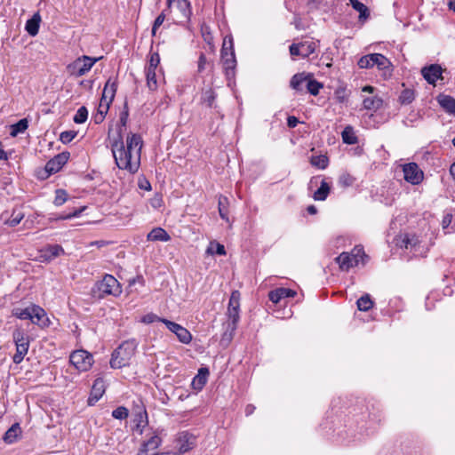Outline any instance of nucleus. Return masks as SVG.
<instances>
[{
	"mask_svg": "<svg viewBox=\"0 0 455 455\" xmlns=\"http://www.w3.org/2000/svg\"><path fill=\"white\" fill-rule=\"evenodd\" d=\"M111 151L116 164L121 170L130 173H136L140 165L141 149L143 140L140 134L131 133L126 138V145L120 132L111 137V130L108 131Z\"/></svg>",
	"mask_w": 455,
	"mask_h": 455,
	"instance_id": "f257e3e1",
	"label": "nucleus"
},
{
	"mask_svg": "<svg viewBox=\"0 0 455 455\" xmlns=\"http://www.w3.org/2000/svg\"><path fill=\"white\" fill-rule=\"evenodd\" d=\"M139 342L135 339L124 341L114 350L110 359V366L113 369H120L129 365L131 359L135 355Z\"/></svg>",
	"mask_w": 455,
	"mask_h": 455,
	"instance_id": "f03ea898",
	"label": "nucleus"
},
{
	"mask_svg": "<svg viewBox=\"0 0 455 455\" xmlns=\"http://www.w3.org/2000/svg\"><path fill=\"white\" fill-rule=\"evenodd\" d=\"M122 288L119 282L112 275L106 274L102 280L97 282L92 289L93 298L100 299L108 295L117 297L121 294Z\"/></svg>",
	"mask_w": 455,
	"mask_h": 455,
	"instance_id": "7ed1b4c3",
	"label": "nucleus"
},
{
	"mask_svg": "<svg viewBox=\"0 0 455 455\" xmlns=\"http://www.w3.org/2000/svg\"><path fill=\"white\" fill-rule=\"evenodd\" d=\"M12 339L16 346V353L12 357L14 363H20L28 352L29 337L22 329H15L12 332Z\"/></svg>",
	"mask_w": 455,
	"mask_h": 455,
	"instance_id": "20e7f679",
	"label": "nucleus"
},
{
	"mask_svg": "<svg viewBox=\"0 0 455 455\" xmlns=\"http://www.w3.org/2000/svg\"><path fill=\"white\" fill-rule=\"evenodd\" d=\"M102 57L100 58H92L90 56L84 55L82 57L77 58L75 61L70 63L68 66V70L72 76L76 77H80L88 73L93 65Z\"/></svg>",
	"mask_w": 455,
	"mask_h": 455,
	"instance_id": "39448f33",
	"label": "nucleus"
},
{
	"mask_svg": "<svg viewBox=\"0 0 455 455\" xmlns=\"http://www.w3.org/2000/svg\"><path fill=\"white\" fill-rule=\"evenodd\" d=\"M69 361L80 371H88L93 363L92 355L85 350L74 351L70 355Z\"/></svg>",
	"mask_w": 455,
	"mask_h": 455,
	"instance_id": "423d86ee",
	"label": "nucleus"
},
{
	"mask_svg": "<svg viewBox=\"0 0 455 455\" xmlns=\"http://www.w3.org/2000/svg\"><path fill=\"white\" fill-rule=\"evenodd\" d=\"M228 321L225 323V331L223 333L222 339L230 341L233 339L239 322V309L228 307Z\"/></svg>",
	"mask_w": 455,
	"mask_h": 455,
	"instance_id": "0eeeda50",
	"label": "nucleus"
},
{
	"mask_svg": "<svg viewBox=\"0 0 455 455\" xmlns=\"http://www.w3.org/2000/svg\"><path fill=\"white\" fill-rule=\"evenodd\" d=\"M403 172L404 180L412 185H418L423 180V172L416 163L404 164L403 166Z\"/></svg>",
	"mask_w": 455,
	"mask_h": 455,
	"instance_id": "6e6552de",
	"label": "nucleus"
},
{
	"mask_svg": "<svg viewBox=\"0 0 455 455\" xmlns=\"http://www.w3.org/2000/svg\"><path fill=\"white\" fill-rule=\"evenodd\" d=\"M230 43L232 44V41H230ZM230 50L231 52L228 53V49L225 47V44L223 45V48L221 50L223 68L228 79H230L235 76V68L236 65V60L232 44L230 45Z\"/></svg>",
	"mask_w": 455,
	"mask_h": 455,
	"instance_id": "1a4fd4ad",
	"label": "nucleus"
},
{
	"mask_svg": "<svg viewBox=\"0 0 455 455\" xmlns=\"http://www.w3.org/2000/svg\"><path fill=\"white\" fill-rule=\"evenodd\" d=\"M148 438L144 441L137 453V455H150L149 451L156 450L162 443V438L158 431H151Z\"/></svg>",
	"mask_w": 455,
	"mask_h": 455,
	"instance_id": "9d476101",
	"label": "nucleus"
},
{
	"mask_svg": "<svg viewBox=\"0 0 455 455\" xmlns=\"http://www.w3.org/2000/svg\"><path fill=\"white\" fill-rule=\"evenodd\" d=\"M70 156L69 152L65 151L58 154L50 159L45 164V172L50 175L58 172L68 162Z\"/></svg>",
	"mask_w": 455,
	"mask_h": 455,
	"instance_id": "9b49d317",
	"label": "nucleus"
},
{
	"mask_svg": "<svg viewBox=\"0 0 455 455\" xmlns=\"http://www.w3.org/2000/svg\"><path fill=\"white\" fill-rule=\"evenodd\" d=\"M443 69L438 64H431L421 69V75L429 84L435 85L437 80H443Z\"/></svg>",
	"mask_w": 455,
	"mask_h": 455,
	"instance_id": "f8f14e48",
	"label": "nucleus"
},
{
	"mask_svg": "<svg viewBox=\"0 0 455 455\" xmlns=\"http://www.w3.org/2000/svg\"><path fill=\"white\" fill-rule=\"evenodd\" d=\"M117 89L116 79L109 78L103 89L102 97L100 100V108L103 107V104L109 106L113 101Z\"/></svg>",
	"mask_w": 455,
	"mask_h": 455,
	"instance_id": "ddd939ff",
	"label": "nucleus"
},
{
	"mask_svg": "<svg viewBox=\"0 0 455 455\" xmlns=\"http://www.w3.org/2000/svg\"><path fill=\"white\" fill-rule=\"evenodd\" d=\"M137 409L134 414L135 427H133V431L141 435L148 424V413L142 404L140 406L137 405Z\"/></svg>",
	"mask_w": 455,
	"mask_h": 455,
	"instance_id": "4468645a",
	"label": "nucleus"
},
{
	"mask_svg": "<svg viewBox=\"0 0 455 455\" xmlns=\"http://www.w3.org/2000/svg\"><path fill=\"white\" fill-rule=\"evenodd\" d=\"M30 321L41 327H46L49 325V319L46 316L45 311L39 306L32 305L30 307Z\"/></svg>",
	"mask_w": 455,
	"mask_h": 455,
	"instance_id": "2eb2a0df",
	"label": "nucleus"
},
{
	"mask_svg": "<svg viewBox=\"0 0 455 455\" xmlns=\"http://www.w3.org/2000/svg\"><path fill=\"white\" fill-rule=\"evenodd\" d=\"M105 392V383L102 379H95L90 396L88 398V404L89 405H94L103 395Z\"/></svg>",
	"mask_w": 455,
	"mask_h": 455,
	"instance_id": "dca6fc26",
	"label": "nucleus"
},
{
	"mask_svg": "<svg viewBox=\"0 0 455 455\" xmlns=\"http://www.w3.org/2000/svg\"><path fill=\"white\" fill-rule=\"evenodd\" d=\"M336 262L339 264V268L342 271H348L351 267H355L359 264V259H355L350 252H342L336 259Z\"/></svg>",
	"mask_w": 455,
	"mask_h": 455,
	"instance_id": "f3484780",
	"label": "nucleus"
},
{
	"mask_svg": "<svg viewBox=\"0 0 455 455\" xmlns=\"http://www.w3.org/2000/svg\"><path fill=\"white\" fill-rule=\"evenodd\" d=\"M296 295V291L287 288H278L274 291H271L268 293V299L273 303L277 304L281 301V299L284 298H292Z\"/></svg>",
	"mask_w": 455,
	"mask_h": 455,
	"instance_id": "a211bd4d",
	"label": "nucleus"
},
{
	"mask_svg": "<svg viewBox=\"0 0 455 455\" xmlns=\"http://www.w3.org/2000/svg\"><path fill=\"white\" fill-rule=\"evenodd\" d=\"M41 16L38 12H36L31 19L27 20L25 29L29 36H35L38 34Z\"/></svg>",
	"mask_w": 455,
	"mask_h": 455,
	"instance_id": "6ab92c4d",
	"label": "nucleus"
},
{
	"mask_svg": "<svg viewBox=\"0 0 455 455\" xmlns=\"http://www.w3.org/2000/svg\"><path fill=\"white\" fill-rule=\"evenodd\" d=\"M21 435V428L19 423H14L4 433L3 440L5 443L11 444L17 441L18 437Z\"/></svg>",
	"mask_w": 455,
	"mask_h": 455,
	"instance_id": "aec40b11",
	"label": "nucleus"
},
{
	"mask_svg": "<svg viewBox=\"0 0 455 455\" xmlns=\"http://www.w3.org/2000/svg\"><path fill=\"white\" fill-rule=\"evenodd\" d=\"M209 370L207 368H201L198 374L192 380V387L194 389L201 390L207 382Z\"/></svg>",
	"mask_w": 455,
	"mask_h": 455,
	"instance_id": "412c9836",
	"label": "nucleus"
},
{
	"mask_svg": "<svg viewBox=\"0 0 455 455\" xmlns=\"http://www.w3.org/2000/svg\"><path fill=\"white\" fill-rule=\"evenodd\" d=\"M374 66L380 70L388 71L389 73L392 71L391 62L387 57L380 53H373L372 68Z\"/></svg>",
	"mask_w": 455,
	"mask_h": 455,
	"instance_id": "4be33fe9",
	"label": "nucleus"
},
{
	"mask_svg": "<svg viewBox=\"0 0 455 455\" xmlns=\"http://www.w3.org/2000/svg\"><path fill=\"white\" fill-rule=\"evenodd\" d=\"M382 104L383 100L377 95L366 97L363 100V106L367 110L377 111L382 107Z\"/></svg>",
	"mask_w": 455,
	"mask_h": 455,
	"instance_id": "5701e85b",
	"label": "nucleus"
},
{
	"mask_svg": "<svg viewBox=\"0 0 455 455\" xmlns=\"http://www.w3.org/2000/svg\"><path fill=\"white\" fill-rule=\"evenodd\" d=\"M191 440H194V437L191 435H189L188 433L183 432L180 435V437H179V442H180L179 451H180V452L184 453L193 448L194 442Z\"/></svg>",
	"mask_w": 455,
	"mask_h": 455,
	"instance_id": "b1692460",
	"label": "nucleus"
},
{
	"mask_svg": "<svg viewBox=\"0 0 455 455\" xmlns=\"http://www.w3.org/2000/svg\"><path fill=\"white\" fill-rule=\"evenodd\" d=\"M171 239L169 234L162 228H155L148 234L149 241L167 242Z\"/></svg>",
	"mask_w": 455,
	"mask_h": 455,
	"instance_id": "393cba45",
	"label": "nucleus"
},
{
	"mask_svg": "<svg viewBox=\"0 0 455 455\" xmlns=\"http://www.w3.org/2000/svg\"><path fill=\"white\" fill-rule=\"evenodd\" d=\"M438 102L441 107L448 113L455 115V99L449 95H441L438 97Z\"/></svg>",
	"mask_w": 455,
	"mask_h": 455,
	"instance_id": "a878e982",
	"label": "nucleus"
},
{
	"mask_svg": "<svg viewBox=\"0 0 455 455\" xmlns=\"http://www.w3.org/2000/svg\"><path fill=\"white\" fill-rule=\"evenodd\" d=\"M330 184L325 180H322L319 188L316 191H315L313 195V198L315 201H324L327 198L328 195L330 194Z\"/></svg>",
	"mask_w": 455,
	"mask_h": 455,
	"instance_id": "bb28decb",
	"label": "nucleus"
},
{
	"mask_svg": "<svg viewBox=\"0 0 455 455\" xmlns=\"http://www.w3.org/2000/svg\"><path fill=\"white\" fill-rule=\"evenodd\" d=\"M216 97L217 94L212 88L209 87L204 89L202 92L201 103L205 104L209 108H212L214 106Z\"/></svg>",
	"mask_w": 455,
	"mask_h": 455,
	"instance_id": "cd10ccee",
	"label": "nucleus"
},
{
	"mask_svg": "<svg viewBox=\"0 0 455 455\" xmlns=\"http://www.w3.org/2000/svg\"><path fill=\"white\" fill-rule=\"evenodd\" d=\"M128 117H129V109H128L127 103L125 102L124 106V109H123V111H121L120 116H119V121L117 124L116 134L120 132L121 135H123V131L125 130V128H126Z\"/></svg>",
	"mask_w": 455,
	"mask_h": 455,
	"instance_id": "c85d7f7f",
	"label": "nucleus"
},
{
	"mask_svg": "<svg viewBox=\"0 0 455 455\" xmlns=\"http://www.w3.org/2000/svg\"><path fill=\"white\" fill-rule=\"evenodd\" d=\"M178 9L181 13V18L185 21H189L191 16V5L188 0H178Z\"/></svg>",
	"mask_w": 455,
	"mask_h": 455,
	"instance_id": "c756f323",
	"label": "nucleus"
},
{
	"mask_svg": "<svg viewBox=\"0 0 455 455\" xmlns=\"http://www.w3.org/2000/svg\"><path fill=\"white\" fill-rule=\"evenodd\" d=\"M341 136H342L343 142L346 144H348V145H354V144L357 143V141H358V139H357L356 135L355 134L353 127L349 126V125L345 127V129L343 130V132L341 133Z\"/></svg>",
	"mask_w": 455,
	"mask_h": 455,
	"instance_id": "7c9ffc66",
	"label": "nucleus"
},
{
	"mask_svg": "<svg viewBox=\"0 0 455 455\" xmlns=\"http://www.w3.org/2000/svg\"><path fill=\"white\" fill-rule=\"evenodd\" d=\"M373 304L374 303L369 294L361 296L356 301L358 310L363 312L369 311L373 307Z\"/></svg>",
	"mask_w": 455,
	"mask_h": 455,
	"instance_id": "2f4dec72",
	"label": "nucleus"
},
{
	"mask_svg": "<svg viewBox=\"0 0 455 455\" xmlns=\"http://www.w3.org/2000/svg\"><path fill=\"white\" fill-rule=\"evenodd\" d=\"M28 127V121L27 118L20 119L16 124L11 125L10 135L16 137L18 134L24 132Z\"/></svg>",
	"mask_w": 455,
	"mask_h": 455,
	"instance_id": "473e14b6",
	"label": "nucleus"
},
{
	"mask_svg": "<svg viewBox=\"0 0 455 455\" xmlns=\"http://www.w3.org/2000/svg\"><path fill=\"white\" fill-rule=\"evenodd\" d=\"M316 43L313 41H304L300 42V49L302 52V58H307L309 55L315 52L316 49Z\"/></svg>",
	"mask_w": 455,
	"mask_h": 455,
	"instance_id": "72a5a7b5",
	"label": "nucleus"
},
{
	"mask_svg": "<svg viewBox=\"0 0 455 455\" xmlns=\"http://www.w3.org/2000/svg\"><path fill=\"white\" fill-rule=\"evenodd\" d=\"M228 198L226 196H220L219 197V203H218L219 213H220V218L225 220H228Z\"/></svg>",
	"mask_w": 455,
	"mask_h": 455,
	"instance_id": "f704fd0d",
	"label": "nucleus"
},
{
	"mask_svg": "<svg viewBox=\"0 0 455 455\" xmlns=\"http://www.w3.org/2000/svg\"><path fill=\"white\" fill-rule=\"evenodd\" d=\"M147 85L149 90L155 91L157 88L156 69L146 68Z\"/></svg>",
	"mask_w": 455,
	"mask_h": 455,
	"instance_id": "c9c22d12",
	"label": "nucleus"
},
{
	"mask_svg": "<svg viewBox=\"0 0 455 455\" xmlns=\"http://www.w3.org/2000/svg\"><path fill=\"white\" fill-rule=\"evenodd\" d=\"M415 99V92L412 89H404L399 96V102L403 105L411 104Z\"/></svg>",
	"mask_w": 455,
	"mask_h": 455,
	"instance_id": "e433bc0d",
	"label": "nucleus"
},
{
	"mask_svg": "<svg viewBox=\"0 0 455 455\" xmlns=\"http://www.w3.org/2000/svg\"><path fill=\"white\" fill-rule=\"evenodd\" d=\"M24 216V213L20 210L14 209L11 217L5 221V224L9 225L10 227H16L20 223Z\"/></svg>",
	"mask_w": 455,
	"mask_h": 455,
	"instance_id": "4c0bfd02",
	"label": "nucleus"
},
{
	"mask_svg": "<svg viewBox=\"0 0 455 455\" xmlns=\"http://www.w3.org/2000/svg\"><path fill=\"white\" fill-rule=\"evenodd\" d=\"M310 164L319 169H325L328 166L329 159L326 156L319 155L311 157Z\"/></svg>",
	"mask_w": 455,
	"mask_h": 455,
	"instance_id": "58836bf2",
	"label": "nucleus"
},
{
	"mask_svg": "<svg viewBox=\"0 0 455 455\" xmlns=\"http://www.w3.org/2000/svg\"><path fill=\"white\" fill-rule=\"evenodd\" d=\"M174 334L177 336L178 339L184 344H188L192 340L191 333L181 325Z\"/></svg>",
	"mask_w": 455,
	"mask_h": 455,
	"instance_id": "ea45409f",
	"label": "nucleus"
},
{
	"mask_svg": "<svg viewBox=\"0 0 455 455\" xmlns=\"http://www.w3.org/2000/svg\"><path fill=\"white\" fill-rule=\"evenodd\" d=\"M307 81V76L303 74H296L291 80V86L296 91H302V84Z\"/></svg>",
	"mask_w": 455,
	"mask_h": 455,
	"instance_id": "a19ab883",
	"label": "nucleus"
},
{
	"mask_svg": "<svg viewBox=\"0 0 455 455\" xmlns=\"http://www.w3.org/2000/svg\"><path fill=\"white\" fill-rule=\"evenodd\" d=\"M207 68H213V62L206 58L204 53H201L198 58V63H197V72L202 73L204 70H205Z\"/></svg>",
	"mask_w": 455,
	"mask_h": 455,
	"instance_id": "79ce46f5",
	"label": "nucleus"
},
{
	"mask_svg": "<svg viewBox=\"0 0 455 455\" xmlns=\"http://www.w3.org/2000/svg\"><path fill=\"white\" fill-rule=\"evenodd\" d=\"M208 254H218V255H226V250L223 244L219 243H211L209 247L206 250Z\"/></svg>",
	"mask_w": 455,
	"mask_h": 455,
	"instance_id": "37998d69",
	"label": "nucleus"
},
{
	"mask_svg": "<svg viewBox=\"0 0 455 455\" xmlns=\"http://www.w3.org/2000/svg\"><path fill=\"white\" fill-rule=\"evenodd\" d=\"M307 92L310 94L316 96L319 93L320 89L323 88V84L319 83L318 81H316L315 79H310V80H307Z\"/></svg>",
	"mask_w": 455,
	"mask_h": 455,
	"instance_id": "c03bdc74",
	"label": "nucleus"
},
{
	"mask_svg": "<svg viewBox=\"0 0 455 455\" xmlns=\"http://www.w3.org/2000/svg\"><path fill=\"white\" fill-rule=\"evenodd\" d=\"M87 117L88 110L83 106L77 109L73 120L76 124H84L87 120Z\"/></svg>",
	"mask_w": 455,
	"mask_h": 455,
	"instance_id": "a18cd8bd",
	"label": "nucleus"
},
{
	"mask_svg": "<svg viewBox=\"0 0 455 455\" xmlns=\"http://www.w3.org/2000/svg\"><path fill=\"white\" fill-rule=\"evenodd\" d=\"M355 179L347 172H343L339 177V184L343 188L350 187L354 184Z\"/></svg>",
	"mask_w": 455,
	"mask_h": 455,
	"instance_id": "49530a36",
	"label": "nucleus"
},
{
	"mask_svg": "<svg viewBox=\"0 0 455 455\" xmlns=\"http://www.w3.org/2000/svg\"><path fill=\"white\" fill-rule=\"evenodd\" d=\"M49 259H54L64 253L63 248L59 244L49 245L46 249Z\"/></svg>",
	"mask_w": 455,
	"mask_h": 455,
	"instance_id": "de8ad7c7",
	"label": "nucleus"
},
{
	"mask_svg": "<svg viewBox=\"0 0 455 455\" xmlns=\"http://www.w3.org/2000/svg\"><path fill=\"white\" fill-rule=\"evenodd\" d=\"M68 200V194L63 189H57L55 192V198L53 204L56 206H60L65 204Z\"/></svg>",
	"mask_w": 455,
	"mask_h": 455,
	"instance_id": "09e8293b",
	"label": "nucleus"
},
{
	"mask_svg": "<svg viewBox=\"0 0 455 455\" xmlns=\"http://www.w3.org/2000/svg\"><path fill=\"white\" fill-rule=\"evenodd\" d=\"M373 53L363 56L358 60V66L360 68H372Z\"/></svg>",
	"mask_w": 455,
	"mask_h": 455,
	"instance_id": "8fccbe9b",
	"label": "nucleus"
},
{
	"mask_svg": "<svg viewBox=\"0 0 455 455\" xmlns=\"http://www.w3.org/2000/svg\"><path fill=\"white\" fill-rule=\"evenodd\" d=\"M12 315L14 316H16L17 318L21 319V320H28V319L29 320L30 317H31L30 307H26L24 309L15 308L12 311Z\"/></svg>",
	"mask_w": 455,
	"mask_h": 455,
	"instance_id": "3c124183",
	"label": "nucleus"
},
{
	"mask_svg": "<svg viewBox=\"0 0 455 455\" xmlns=\"http://www.w3.org/2000/svg\"><path fill=\"white\" fill-rule=\"evenodd\" d=\"M355 11L359 12V20L364 21L367 20L370 16L369 9L368 7L360 2L358 5H356L355 8H354Z\"/></svg>",
	"mask_w": 455,
	"mask_h": 455,
	"instance_id": "603ef678",
	"label": "nucleus"
},
{
	"mask_svg": "<svg viewBox=\"0 0 455 455\" xmlns=\"http://www.w3.org/2000/svg\"><path fill=\"white\" fill-rule=\"evenodd\" d=\"M81 211H74L69 213H60V214H52V217L50 218V220H69L73 217H76L80 214Z\"/></svg>",
	"mask_w": 455,
	"mask_h": 455,
	"instance_id": "864d4df0",
	"label": "nucleus"
},
{
	"mask_svg": "<svg viewBox=\"0 0 455 455\" xmlns=\"http://www.w3.org/2000/svg\"><path fill=\"white\" fill-rule=\"evenodd\" d=\"M129 411L124 406L117 407L112 411V417L116 419H124L128 417Z\"/></svg>",
	"mask_w": 455,
	"mask_h": 455,
	"instance_id": "5fc2aeb1",
	"label": "nucleus"
},
{
	"mask_svg": "<svg viewBox=\"0 0 455 455\" xmlns=\"http://www.w3.org/2000/svg\"><path fill=\"white\" fill-rule=\"evenodd\" d=\"M334 96L339 102L343 103L347 101L348 94L345 87L339 86L335 90Z\"/></svg>",
	"mask_w": 455,
	"mask_h": 455,
	"instance_id": "6e6d98bb",
	"label": "nucleus"
},
{
	"mask_svg": "<svg viewBox=\"0 0 455 455\" xmlns=\"http://www.w3.org/2000/svg\"><path fill=\"white\" fill-rule=\"evenodd\" d=\"M351 255L355 258V259H359V262L362 261L363 264H364V258H368V256L365 254L363 247L355 246L352 251L350 252Z\"/></svg>",
	"mask_w": 455,
	"mask_h": 455,
	"instance_id": "4d7b16f0",
	"label": "nucleus"
},
{
	"mask_svg": "<svg viewBox=\"0 0 455 455\" xmlns=\"http://www.w3.org/2000/svg\"><path fill=\"white\" fill-rule=\"evenodd\" d=\"M166 10H164L155 20L152 27V36H155L157 28L164 23L166 16Z\"/></svg>",
	"mask_w": 455,
	"mask_h": 455,
	"instance_id": "13d9d810",
	"label": "nucleus"
},
{
	"mask_svg": "<svg viewBox=\"0 0 455 455\" xmlns=\"http://www.w3.org/2000/svg\"><path fill=\"white\" fill-rule=\"evenodd\" d=\"M228 307L240 308V292L238 291H232Z\"/></svg>",
	"mask_w": 455,
	"mask_h": 455,
	"instance_id": "bf43d9fd",
	"label": "nucleus"
},
{
	"mask_svg": "<svg viewBox=\"0 0 455 455\" xmlns=\"http://www.w3.org/2000/svg\"><path fill=\"white\" fill-rule=\"evenodd\" d=\"M108 108L109 106L103 104V107L99 108L98 113L93 116L95 124H100L104 120Z\"/></svg>",
	"mask_w": 455,
	"mask_h": 455,
	"instance_id": "052dcab7",
	"label": "nucleus"
},
{
	"mask_svg": "<svg viewBox=\"0 0 455 455\" xmlns=\"http://www.w3.org/2000/svg\"><path fill=\"white\" fill-rule=\"evenodd\" d=\"M76 136V132L66 131V132H62L60 133V140L62 143L67 144V143H69Z\"/></svg>",
	"mask_w": 455,
	"mask_h": 455,
	"instance_id": "680f3d73",
	"label": "nucleus"
},
{
	"mask_svg": "<svg viewBox=\"0 0 455 455\" xmlns=\"http://www.w3.org/2000/svg\"><path fill=\"white\" fill-rule=\"evenodd\" d=\"M163 320L164 318H161L159 316H157L156 314L154 313H149V314H147L145 315L142 318H141V322L146 323V324H149V323H152L156 321H158V322H162L163 323Z\"/></svg>",
	"mask_w": 455,
	"mask_h": 455,
	"instance_id": "e2e57ef3",
	"label": "nucleus"
},
{
	"mask_svg": "<svg viewBox=\"0 0 455 455\" xmlns=\"http://www.w3.org/2000/svg\"><path fill=\"white\" fill-rule=\"evenodd\" d=\"M159 63H160L159 54L157 52H154L150 55V60H149L148 64L146 67V68L156 69Z\"/></svg>",
	"mask_w": 455,
	"mask_h": 455,
	"instance_id": "0e129e2a",
	"label": "nucleus"
},
{
	"mask_svg": "<svg viewBox=\"0 0 455 455\" xmlns=\"http://www.w3.org/2000/svg\"><path fill=\"white\" fill-rule=\"evenodd\" d=\"M202 35H203V37H204V40L211 46L212 47V41H213V36H212L211 32L209 31V28L208 27H204L202 28Z\"/></svg>",
	"mask_w": 455,
	"mask_h": 455,
	"instance_id": "69168bd1",
	"label": "nucleus"
},
{
	"mask_svg": "<svg viewBox=\"0 0 455 455\" xmlns=\"http://www.w3.org/2000/svg\"><path fill=\"white\" fill-rule=\"evenodd\" d=\"M289 50L291 56H300L302 58L300 43L291 44L289 47Z\"/></svg>",
	"mask_w": 455,
	"mask_h": 455,
	"instance_id": "338daca9",
	"label": "nucleus"
},
{
	"mask_svg": "<svg viewBox=\"0 0 455 455\" xmlns=\"http://www.w3.org/2000/svg\"><path fill=\"white\" fill-rule=\"evenodd\" d=\"M163 323L166 325V327L168 328L169 331H171L172 332L175 333L176 331H178V329L180 328V324L179 323H176L174 322H172L170 320H167V319H164L163 320Z\"/></svg>",
	"mask_w": 455,
	"mask_h": 455,
	"instance_id": "774afa93",
	"label": "nucleus"
}]
</instances>
